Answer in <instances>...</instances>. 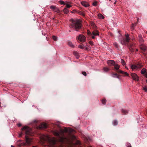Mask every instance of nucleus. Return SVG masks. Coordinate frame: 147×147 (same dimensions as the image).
Wrapping results in <instances>:
<instances>
[{
	"mask_svg": "<svg viewBox=\"0 0 147 147\" xmlns=\"http://www.w3.org/2000/svg\"><path fill=\"white\" fill-rule=\"evenodd\" d=\"M76 139V137L74 136H70L67 138H65L64 137H61L59 139V141L62 142H65L67 143H69L71 141Z\"/></svg>",
	"mask_w": 147,
	"mask_h": 147,
	"instance_id": "f257e3e1",
	"label": "nucleus"
},
{
	"mask_svg": "<svg viewBox=\"0 0 147 147\" xmlns=\"http://www.w3.org/2000/svg\"><path fill=\"white\" fill-rule=\"evenodd\" d=\"M71 26L72 28L76 30L80 29L81 27L79 21L77 19L72 20Z\"/></svg>",
	"mask_w": 147,
	"mask_h": 147,
	"instance_id": "f03ea898",
	"label": "nucleus"
},
{
	"mask_svg": "<svg viewBox=\"0 0 147 147\" xmlns=\"http://www.w3.org/2000/svg\"><path fill=\"white\" fill-rule=\"evenodd\" d=\"M73 129L69 128H65L63 130H61L59 132L56 131H54L53 134L57 136H59L60 135L62 136L64 132H71L73 131Z\"/></svg>",
	"mask_w": 147,
	"mask_h": 147,
	"instance_id": "7ed1b4c3",
	"label": "nucleus"
},
{
	"mask_svg": "<svg viewBox=\"0 0 147 147\" xmlns=\"http://www.w3.org/2000/svg\"><path fill=\"white\" fill-rule=\"evenodd\" d=\"M142 65L140 64H137V65L131 64L130 67L132 70L133 71L136 70L142 67Z\"/></svg>",
	"mask_w": 147,
	"mask_h": 147,
	"instance_id": "20e7f679",
	"label": "nucleus"
},
{
	"mask_svg": "<svg viewBox=\"0 0 147 147\" xmlns=\"http://www.w3.org/2000/svg\"><path fill=\"white\" fill-rule=\"evenodd\" d=\"M22 130L25 131L26 135H29L31 132V129L28 127L25 126L22 129Z\"/></svg>",
	"mask_w": 147,
	"mask_h": 147,
	"instance_id": "39448f33",
	"label": "nucleus"
},
{
	"mask_svg": "<svg viewBox=\"0 0 147 147\" xmlns=\"http://www.w3.org/2000/svg\"><path fill=\"white\" fill-rule=\"evenodd\" d=\"M125 40L124 39H123L121 40V43L122 44H125L126 42H129L130 38L128 34H125Z\"/></svg>",
	"mask_w": 147,
	"mask_h": 147,
	"instance_id": "423d86ee",
	"label": "nucleus"
},
{
	"mask_svg": "<svg viewBox=\"0 0 147 147\" xmlns=\"http://www.w3.org/2000/svg\"><path fill=\"white\" fill-rule=\"evenodd\" d=\"M78 39L82 42H84L86 40V37L84 36L82 34L80 35L78 38Z\"/></svg>",
	"mask_w": 147,
	"mask_h": 147,
	"instance_id": "0eeeda50",
	"label": "nucleus"
},
{
	"mask_svg": "<svg viewBox=\"0 0 147 147\" xmlns=\"http://www.w3.org/2000/svg\"><path fill=\"white\" fill-rule=\"evenodd\" d=\"M133 79L135 81H138L139 80V78L138 75L135 73H132L131 74Z\"/></svg>",
	"mask_w": 147,
	"mask_h": 147,
	"instance_id": "6e6552de",
	"label": "nucleus"
},
{
	"mask_svg": "<svg viewBox=\"0 0 147 147\" xmlns=\"http://www.w3.org/2000/svg\"><path fill=\"white\" fill-rule=\"evenodd\" d=\"M26 142L27 145H29L30 144L32 141L31 138H29L27 136L25 137Z\"/></svg>",
	"mask_w": 147,
	"mask_h": 147,
	"instance_id": "1a4fd4ad",
	"label": "nucleus"
},
{
	"mask_svg": "<svg viewBox=\"0 0 147 147\" xmlns=\"http://www.w3.org/2000/svg\"><path fill=\"white\" fill-rule=\"evenodd\" d=\"M92 38L93 39L95 38V36L99 35L98 32L97 30L93 31L92 34Z\"/></svg>",
	"mask_w": 147,
	"mask_h": 147,
	"instance_id": "9d476101",
	"label": "nucleus"
},
{
	"mask_svg": "<svg viewBox=\"0 0 147 147\" xmlns=\"http://www.w3.org/2000/svg\"><path fill=\"white\" fill-rule=\"evenodd\" d=\"M47 124L45 123H41L39 125V127L40 129H43L46 128L47 127Z\"/></svg>",
	"mask_w": 147,
	"mask_h": 147,
	"instance_id": "9b49d317",
	"label": "nucleus"
},
{
	"mask_svg": "<svg viewBox=\"0 0 147 147\" xmlns=\"http://www.w3.org/2000/svg\"><path fill=\"white\" fill-rule=\"evenodd\" d=\"M107 63L109 66H112L114 65L115 62L113 60H109L107 61Z\"/></svg>",
	"mask_w": 147,
	"mask_h": 147,
	"instance_id": "f8f14e48",
	"label": "nucleus"
},
{
	"mask_svg": "<svg viewBox=\"0 0 147 147\" xmlns=\"http://www.w3.org/2000/svg\"><path fill=\"white\" fill-rule=\"evenodd\" d=\"M50 8L52 9L53 11L58 12H59V10L57 7L53 5H52L50 6Z\"/></svg>",
	"mask_w": 147,
	"mask_h": 147,
	"instance_id": "ddd939ff",
	"label": "nucleus"
},
{
	"mask_svg": "<svg viewBox=\"0 0 147 147\" xmlns=\"http://www.w3.org/2000/svg\"><path fill=\"white\" fill-rule=\"evenodd\" d=\"M81 3L82 5L85 7H87L89 6V4L87 2L84 1L81 2Z\"/></svg>",
	"mask_w": 147,
	"mask_h": 147,
	"instance_id": "4468645a",
	"label": "nucleus"
},
{
	"mask_svg": "<svg viewBox=\"0 0 147 147\" xmlns=\"http://www.w3.org/2000/svg\"><path fill=\"white\" fill-rule=\"evenodd\" d=\"M139 40L141 43H142L144 42V40L141 35H139L138 36Z\"/></svg>",
	"mask_w": 147,
	"mask_h": 147,
	"instance_id": "2eb2a0df",
	"label": "nucleus"
},
{
	"mask_svg": "<svg viewBox=\"0 0 147 147\" xmlns=\"http://www.w3.org/2000/svg\"><path fill=\"white\" fill-rule=\"evenodd\" d=\"M140 48L141 49L144 51L146 50V47L144 45H141L140 46Z\"/></svg>",
	"mask_w": 147,
	"mask_h": 147,
	"instance_id": "dca6fc26",
	"label": "nucleus"
},
{
	"mask_svg": "<svg viewBox=\"0 0 147 147\" xmlns=\"http://www.w3.org/2000/svg\"><path fill=\"white\" fill-rule=\"evenodd\" d=\"M119 71L120 73L125 75L126 76H128L129 75L126 72H125L121 70H119Z\"/></svg>",
	"mask_w": 147,
	"mask_h": 147,
	"instance_id": "f3484780",
	"label": "nucleus"
},
{
	"mask_svg": "<svg viewBox=\"0 0 147 147\" xmlns=\"http://www.w3.org/2000/svg\"><path fill=\"white\" fill-rule=\"evenodd\" d=\"M113 66H114L115 68L117 70L120 67V66L117 64H115Z\"/></svg>",
	"mask_w": 147,
	"mask_h": 147,
	"instance_id": "a211bd4d",
	"label": "nucleus"
},
{
	"mask_svg": "<svg viewBox=\"0 0 147 147\" xmlns=\"http://www.w3.org/2000/svg\"><path fill=\"white\" fill-rule=\"evenodd\" d=\"M98 17L101 19H103L104 18V16L102 14H98L97 15Z\"/></svg>",
	"mask_w": 147,
	"mask_h": 147,
	"instance_id": "6ab92c4d",
	"label": "nucleus"
},
{
	"mask_svg": "<svg viewBox=\"0 0 147 147\" xmlns=\"http://www.w3.org/2000/svg\"><path fill=\"white\" fill-rule=\"evenodd\" d=\"M64 13L65 14H67L69 12V10L65 8L63 10Z\"/></svg>",
	"mask_w": 147,
	"mask_h": 147,
	"instance_id": "aec40b11",
	"label": "nucleus"
},
{
	"mask_svg": "<svg viewBox=\"0 0 147 147\" xmlns=\"http://www.w3.org/2000/svg\"><path fill=\"white\" fill-rule=\"evenodd\" d=\"M146 69H145V68L143 69L141 71V74H144L145 72H146Z\"/></svg>",
	"mask_w": 147,
	"mask_h": 147,
	"instance_id": "412c9836",
	"label": "nucleus"
},
{
	"mask_svg": "<svg viewBox=\"0 0 147 147\" xmlns=\"http://www.w3.org/2000/svg\"><path fill=\"white\" fill-rule=\"evenodd\" d=\"M65 5H66V7L67 8H69L72 6L70 4L67 3H65Z\"/></svg>",
	"mask_w": 147,
	"mask_h": 147,
	"instance_id": "4be33fe9",
	"label": "nucleus"
},
{
	"mask_svg": "<svg viewBox=\"0 0 147 147\" xmlns=\"http://www.w3.org/2000/svg\"><path fill=\"white\" fill-rule=\"evenodd\" d=\"M112 77L113 78H119V77L117 76V74L116 73L114 74H112Z\"/></svg>",
	"mask_w": 147,
	"mask_h": 147,
	"instance_id": "5701e85b",
	"label": "nucleus"
},
{
	"mask_svg": "<svg viewBox=\"0 0 147 147\" xmlns=\"http://www.w3.org/2000/svg\"><path fill=\"white\" fill-rule=\"evenodd\" d=\"M68 45L71 47H74V45L72 43L70 42H68Z\"/></svg>",
	"mask_w": 147,
	"mask_h": 147,
	"instance_id": "b1692460",
	"label": "nucleus"
},
{
	"mask_svg": "<svg viewBox=\"0 0 147 147\" xmlns=\"http://www.w3.org/2000/svg\"><path fill=\"white\" fill-rule=\"evenodd\" d=\"M103 70L105 72H107L109 70V69L108 67H105L103 68Z\"/></svg>",
	"mask_w": 147,
	"mask_h": 147,
	"instance_id": "393cba45",
	"label": "nucleus"
},
{
	"mask_svg": "<svg viewBox=\"0 0 147 147\" xmlns=\"http://www.w3.org/2000/svg\"><path fill=\"white\" fill-rule=\"evenodd\" d=\"M121 63L123 65H125V62L123 59H121Z\"/></svg>",
	"mask_w": 147,
	"mask_h": 147,
	"instance_id": "a878e982",
	"label": "nucleus"
},
{
	"mask_svg": "<svg viewBox=\"0 0 147 147\" xmlns=\"http://www.w3.org/2000/svg\"><path fill=\"white\" fill-rule=\"evenodd\" d=\"M118 122L116 120H115L113 121V125H116L117 124Z\"/></svg>",
	"mask_w": 147,
	"mask_h": 147,
	"instance_id": "bb28decb",
	"label": "nucleus"
},
{
	"mask_svg": "<svg viewBox=\"0 0 147 147\" xmlns=\"http://www.w3.org/2000/svg\"><path fill=\"white\" fill-rule=\"evenodd\" d=\"M91 26L93 27V28H95L96 27L95 24L94 23H91Z\"/></svg>",
	"mask_w": 147,
	"mask_h": 147,
	"instance_id": "cd10ccee",
	"label": "nucleus"
},
{
	"mask_svg": "<svg viewBox=\"0 0 147 147\" xmlns=\"http://www.w3.org/2000/svg\"><path fill=\"white\" fill-rule=\"evenodd\" d=\"M78 47L82 49H84V46L81 45H79L78 46Z\"/></svg>",
	"mask_w": 147,
	"mask_h": 147,
	"instance_id": "c85d7f7f",
	"label": "nucleus"
},
{
	"mask_svg": "<svg viewBox=\"0 0 147 147\" xmlns=\"http://www.w3.org/2000/svg\"><path fill=\"white\" fill-rule=\"evenodd\" d=\"M102 103L103 104H105L106 103V100L105 99H103L102 100Z\"/></svg>",
	"mask_w": 147,
	"mask_h": 147,
	"instance_id": "c756f323",
	"label": "nucleus"
},
{
	"mask_svg": "<svg viewBox=\"0 0 147 147\" xmlns=\"http://www.w3.org/2000/svg\"><path fill=\"white\" fill-rule=\"evenodd\" d=\"M59 2L61 4L65 5V2L62 1H59Z\"/></svg>",
	"mask_w": 147,
	"mask_h": 147,
	"instance_id": "7c9ffc66",
	"label": "nucleus"
},
{
	"mask_svg": "<svg viewBox=\"0 0 147 147\" xmlns=\"http://www.w3.org/2000/svg\"><path fill=\"white\" fill-rule=\"evenodd\" d=\"M53 39L54 40L56 41L57 40V38L56 36H53Z\"/></svg>",
	"mask_w": 147,
	"mask_h": 147,
	"instance_id": "2f4dec72",
	"label": "nucleus"
},
{
	"mask_svg": "<svg viewBox=\"0 0 147 147\" xmlns=\"http://www.w3.org/2000/svg\"><path fill=\"white\" fill-rule=\"evenodd\" d=\"M82 74L85 76H86L87 75L85 71H82Z\"/></svg>",
	"mask_w": 147,
	"mask_h": 147,
	"instance_id": "473e14b6",
	"label": "nucleus"
},
{
	"mask_svg": "<svg viewBox=\"0 0 147 147\" xmlns=\"http://www.w3.org/2000/svg\"><path fill=\"white\" fill-rule=\"evenodd\" d=\"M114 46L118 48V44L117 42H115L114 43Z\"/></svg>",
	"mask_w": 147,
	"mask_h": 147,
	"instance_id": "72a5a7b5",
	"label": "nucleus"
},
{
	"mask_svg": "<svg viewBox=\"0 0 147 147\" xmlns=\"http://www.w3.org/2000/svg\"><path fill=\"white\" fill-rule=\"evenodd\" d=\"M143 89L145 92H147V87L145 86L143 88Z\"/></svg>",
	"mask_w": 147,
	"mask_h": 147,
	"instance_id": "f704fd0d",
	"label": "nucleus"
},
{
	"mask_svg": "<svg viewBox=\"0 0 147 147\" xmlns=\"http://www.w3.org/2000/svg\"><path fill=\"white\" fill-rule=\"evenodd\" d=\"M93 5L94 6H96L97 5V2H94L93 3Z\"/></svg>",
	"mask_w": 147,
	"mask_h": 147,
	"instance_id": "c9c22d12",
	"label": "nucleus"
},
{
	"mask_svg": "<svg viewBox=\"0 0 147 147\" xmlns=\"http://www.w3.org/2000/svg\"><path fill=\"white\" fill-rule=\"evenodd\" d=\"M89 43L91 45H93V42L92 41H90Z\"/></svg>",
	"mask_w": 147,
	"mask_h": 147,
	"instance_id": "e433bc0d",
	"label": "nucleus"
},
{
	"mask_svg": "<svg viewBox=\"0 0 147 147\" xmlns=\"http://www.w3.org/2000/svg\"><path fill=\"white\" fill-rule=\"evenodd\" d=\"M123 112L125 114H126L127 113V111H125V110H123Z\"/></svg>",
	"mask_w": 147,
	"mask_h": 147,
	"instance_id": "4c0bfd02",
	"label": "nucleus"
},
{
	"mask_svg": "<svg viewBox=\"0 0 147 147\" xmlns=\"http://www.w3.org/2000/svg\"><path fill=\"white\" fill-rule=\"evenodd\" d=\"M84 49L87 50L88 49V48L84 46Z\"/></svg>",
	"mask_w": 147,
	"mask_h": 147,
	"instance_id": "58836bf2",
	"label": "nucleus"
},
{
	"mask_svg": "<svg viewBox=\"0 0 147 147\" xmlns=\"http://www.w3.org/2000/svg\"><path fill=\"white\" fill-rule=\"evenodd\" d=\"M80 142L79 141H77L76 143V144H80Z\"/></svg>",
	"mask_w": 147,
	"mask_h": 147,
	"instance_id": "ea45409f",
	"label": "nucleus"
},
{
	"mask_svg": "<svg viewBox=\"0 0 147 147\" xmlns=\"http://www.w3.org/2000/svg\"><path fill=\"white\" fill-rule=\"evenodd\" d=\"M144 76L146 78H147V72H146V73L145 74Z\"/></svg>",
	"mask_w": 147,
	"mask_h": 147,
	"instance_id": "a19ab883",
	"label": "nucleus"
},
{
	"mask_svg": "<svg viewBox=\"0 0 147 147\" xmlns=\"http://www.w3.org/2000/svg\"><path fill=\"white\" fill-rule=\"evenodd\" d=\"M87 33H88V34H90V31L88 30L87 31Z\"/></svg>",
	"mask_w": 147,
	"mask_h": 147,
	"instance_id": "79ce46f5",
	"label": "nucleus"
},
{
	"mask_svg": "<svg viewBox=\"0 0 147 147\" xmlns=\"http://www.w3.org/2000/svg\"><path fill=\"white\" fill-rule=\"evenodd\" d=\"M18 125L20 127V126H21L22 125H21V124H20V123H19V124H18Z\"/></svg>",
	"mask_w": 147,
	"mask_h": 147,
	"instance_id": "37998d69",
	"label": "nucleus"
},
{
	"mask_svg": "<svg viewBox=\"0 0 147 147\" xmlns=\"http://www.w3.org/2000/svg\"><path fill=\"white\" fill-rule=\"evenodd\" d=\"M37 122V121L36 120H35L34 121V123H36V122Z\"/></svg>",
	"mask_w": 147,
	"mask_h": 147,
	"instance_id": "c03bdc74",
	"label": "nucleus"
},
{
	"mask_svg": "<svg viewBox=\"0 0 147 147\" xmlns=\"http://www.w3.org/2000/svg\"><path fill=\"white\" fill-rule=\"evenodd\" d=\"M74 54L76 55H77V56H78V53H74Z\"/></svg>",
	"mask_w": 147,
	"mask_h": 147,
	"instance_id": "a18cd8bd",
	"label": "nucleus"
},
{
	"mask_svg": "<svg viewBox=\"0 0 147 147\" xmlns=\"http://www.w3.org/2000/svg\"><path fill=\"white\" fill-rule=\"evenodd\" d=\"M22 132H21V133L20 134V135H19V136H22Z\"/></svg>",
	"mask_w": 147,
	"mask_h": 147,
	"instance_id": "49530a36",
	"label": "nucleus"
},
{
	"mask_svg": "<svg viewBox=\"0 0 147 147\" xmlns=\"http://www.w3.org/2000/svg\"><path fill=\"white\" fill-rule=\"evenodd\" d=\"M82 15L83 16H85V14L84 13H82Z\"/></svg>",
	"mask_w": 147,
	"mask_h": 147,
	"instance_id": "de8ad7c7",
	"label": "nucleus"
},
{
	"mask_svg": "<svg viewBox=\"0 0 147 147\" xmlns=\"http://www.w3.org/2000/svg\"><path fill=\"white\" fill-rule=\"evenodd\" d=\"M116 1H115V2L114 3V4H115L116 3Z\"/></svg>",
	"mask_w": 147,
	"mask_h": 147,
	"instance_id": "09e8293b",
	"label": "nucleus"
},
{
	"mask_svg": "<svg viewBox=\"0 0 147 147\" xmlns=\"http://www.w3.org/2000/svg\"><path fill=\"white\" fill-rule=\"evenodd\" d=\"M125 68L127 69H128V68L126 66H125Z\"/></svg>",
	"mask_w": 147,
	"mask_h": 147,
	"instance_id": "8fccbe9b",
	"label": "nucleus"
},
{
	"mask_svg": "<svg viewBox=\"0 0 147 147\" xmlns=\"http://www.w3.org/2000/svg\"><path fill=\"white\" fill-rule=\"evenodd\" d=\"M128 147H131V146H129Z\"/></svg>",
	"mask_w": 147,
	"mask_h": 147,
	"instance_id": "3c124183",
	"label": "nucleus"
},
{
	"mask_svg": "<svg viewBox=\"0 0 147 147\" xmlns=\"http://www.w3.org/2000/svg\"><path fill=\"white\" fill-rule=\"evenodd\" d=\"M133 28V26H132L131 27V28L132 29V28Z\"/></svg>",
	"mask_w": 147,
	"mask_h": 147,
	"instance_id": "603ef678",
	"label": "nucleus"
},
{
	"mask_svg": "<svg viewBox=\"0 0 147 147\" xmlns=\"http://www.w3.org/2000/svg\"><path fill=\"white\" fill-rule=\"evenodd\" d=\"M1 107V102H0V107Z\"/></svg>",
	"mask_w": 147,
	"mask_h": 147,
	"instance_id": "864d4df0",
	"label": "nucleus"
},
{
	"mask_svg": "<svg viewBox=\"0 0 147 147\" xmlns=\"http://www.w3.org/2000/svg\"><path fill=\"white\" fill-rule=\"evenodd\" d=\"M11 147H14V146H12V145H11Z\"/></svg>",
	"mask_w": 147,
	"mask_h": 147,
	"instance_id": "5fc2aeb1",
	"label": "nucleus"
},
{
	"mask_svg": "<svg viewBox=\"0 0 147 147\" xmlns=\"http://www.w3.org/2000/svg\"><path fill=\"white\" fill-rule=\"evenodd\" d=\"M146 82H147V80H146Z\"/></svg>",
	"mask_w": 147,
	"mask_h": 147,
	"instance_id": "6e6d98bb",
	"label": "nucleus"
},
{
	"mask_svg": "<svg viewBox=\"0 0 147 147\" xmlns=\"http://www.w3.org/2000/svg\"><path fill=\"white\" fill-rule=\"evenodd\" d=\"M109 1H111V0H109Z\"/></svg>",
	"mask_w": 147,
	"mask_h": 147,
	"instance_id": "4d7b16f0",
	"label": "nucleus"
},
{
	"mask_svg": "<svg viewBox=\"0 0 147 147\" xmlns=\"http://www.w3.org/2000/svg\"><path fill=\"white\" fill-rule=\"evenodd\" d=\"M146 33H147V32H146Z\"/></svg>",
	"mask_w": 147,
	"mask_h": 147,
	"instance_id": "13d9d810",
	"label": "nucleus"
}]
</instances>
